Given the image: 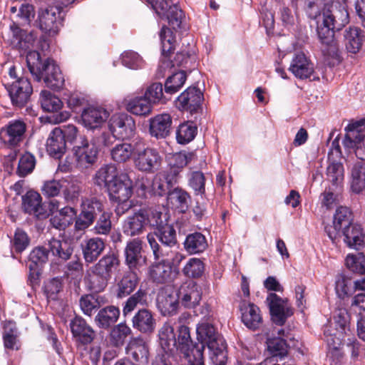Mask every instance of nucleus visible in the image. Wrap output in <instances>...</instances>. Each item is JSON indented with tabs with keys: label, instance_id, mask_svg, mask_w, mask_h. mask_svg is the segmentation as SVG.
<instances>
[{
	"label": "nucleus",
	"instance_id": "7ed1b4c3",
	"mask_svg": "<svg viewBox=\"0 0 365 365\" xmlns=\"http://www.w3.org/2000/svg\"><path fill=\"white\" fill-rule=\"evenodd\" d=\"M178 332L176 339L173 326L169 322L164 323L158 331L159 344L164 352L182 354L187 357L192 346L190 329L182 325Z\"/></svg>",
	"mask_w": 365,
	"mask_h": 365
},
{
	"label": "nucleus",
	"instance_id": "864d4df0",
	"mask_svg": "<svg viewBox=\"0 0 365 365\" xmlns=\"http://www.w3.org/2000/svg\"><path fill=\"white\" fill-rule=\"evenodd\" d=\"M103 210V205L95 197L91 199H85L81 203V214L85 216V218H88L93 222L98 214L101 213Z\"/></svg>",
	"mask_w": 365,
	"mask_h": 365
},
{
	"label": "nucleus",
	"instance_id": "6e6552de",
	"mask_svg": "<svg viewBox=\"0 0 365 365\" xmlns=\"http://www.w3.org/2000/svg\"><path fill=\"white\" fill-rule=\"evenodd\" d=\"M11 103L17 107L24 106L30 100L33 87L27 78L20 77L6 86Z\"/></svg>",
	"mask_w": 365,
	"mask_h": 365
},
{
	"label": "nucleus",
	"instance_id": "8fccbe9b",
	"mask_svg": "<svg viewBox=\"0 0 365 365\" xmlns=\"http://www.w3.org/2000/svg\"><path fill=\"white\" fill-rule=\"evenodd\" d=\"M48 249L53 255L58 257L63 261L68 260L73 252V247L68 242L54 238L48 242Z\"/></svg>",
	"mask_w": 365,
	"mask_h": 365
},
{
	"label": "nucleus",
	"instance_id": "39448f33",
	"mask_svg": "<svg viewBox=\"0 0 365 365\" xmlns=\"http://www.w3.org/2000/svg\"><path fill=\"white\" fill-rule=\"evenodd\" d=\"M162 162L163 158L156 149L145 147L144 143L139 140L133 158L136 169L146 173H153L159 169Z\"/></svg>",
	"mask_w": 365,
	"mask_h": 365
},
{
	"label": "nucleus",
	"instance_id": "4be33fe9",
	"mask_svg": "<svg viewBox=\"0 0 365 365\" xmlns=\"http://www.w3.org/2000/svg\"><path fill=\"white\" fill-rule=\"evenodd\" d=\"M343 242L349 248L360 250L364 247L365 233L361 225L354 223L340 231Z\"/></svg>",
	"mask_w": 365,
	"mask_h": 365
},
{
	"label": "nucleus",
	"instance_id": "a211bd4d",
	"mask_svg": "<svg viewBox=\"0 0 365 365\" xmlns=\"http://www.w3.org/2000/svg\"><path fill=\"white\" fill-rule=\"evenodd\" d=\"M148 220V212L145 209H140L123 221L122 230L128 237H135L143 233Z\"/></svg>",
	"mask_w": 365,
	"mask_h": 365
},
{
	"label": "nucleus",
	"instance_id": "bf43d9fd",
	"mask_svg": "<svg viewBox=\"0 0 365 365\" xmlns=\"http://www.w3.org/2000/svg\"><path fill=\"white\" fill-rule=\"evenodd\" d=\"M130 334V328L125 324L120 323L112 329L110 334V341L115 346H122Z\"/></svg>",
	"mask_w": 365,
	"mask_h": 365
},
{
	"label": "nucleus",
	"instance_id": "13d9d810",
	"mask_svg": "<svg viewBox=\"0 0 365 365\" xmlns=\"http://www.w3.org/2000/svg\"><path fill=\"white\" fill-rule=\"evenodd\" d=\"M197 133V127L191 122L182 123L176 132V138L179 143L186 144L192 140Z\"/></svg>",
	"mask_w": 365,
	"mask_h": 365
},
{
	"label": "nucleus",
	"instance_id": "e433bc0d",
	"mask_svg": "<svg viewBox=\"0 0 365 365\" xmlns=\"http://www.w3.org/2000/svg\"><path fill=\"white\" fill-rule=\"evenodd\" d=\"M109 279L94 269L93 267L87 272L84 277V283L86 288L93 292H101L108 286Z\"/></svg>",
	"mask_w": 365,
	"mask_h": 365
},
{
	"label": "nucleus",
	"instance_id": "5701e85b",
	"mask_svg": "<svg viewBox=\"0 0 365 365\" xmlns=\"http://www.w3.org/2000/svg\"><path fill=\"white\" fill-rule=\"evenodd\" d=\"M42 197L39 193L30 190L22 197V208L29 215H33L37 218L43 219L49 214L42 205Z\"/></svg>",
	"mask_w": 365,
	"mask_h": 365
},
{
	"label": "nucleus",
	"instance_id": "f704fd0d",
	"mask_svg": "<svg viewBox=\"0 0 365 365\" xmlns=\"http://www.w3.org/2000/svg\"><path fill=\"white\" fill-rule=\"evenodd\" d=\"M241 311L242 320L247 328L255 330L259 327L262 323V318L257 306L252 303L243 304Z\"/></svg>",
	"mask_w": 365,
	"mask_h": 365
},
{
	"label": "nucleus",
	"instance_id": "bb28decb",
	"mask_svg": "<svg viewBox=\"0 0 365 365\" xmlns=\"http://www.w3.org/2000/svg\"><path fill=\"white\" fill-rule=\"evenodd\" d=\"M138 141L133 143L118 140L110 149L111 159L118 163H124L133 159L135 154V148H138Z\"/></svg>",
	"mask_w": 365,
	"mask_h": 365
},
{
	"label": "nucleus",
	"instance_id": "2eb2a0df",
	"mask_svg": "<svg viewBox=\"0 0 365 365\" xmlns=\"http://www.w3.org/2000/svg\"><path fill=\"white\" fill-rule=\"evenodd\" d=\"M63 19L58 6H49L38 12L39 28L49 35L58 34Z\"/></svg>",
	"mask_w": 365,
	"mask_h": 365
},
{
	"label": "nucleus",
	"instance_id": "4c0bfd02",
	"mask_svg": "<svg viewBox=\"0 0 365 365\" xmlns=\"http://www.w3.org/2000/svg\"><path fill=\"white\" fill-rule=\"evenodd\" d=\"M146 239L152 250L154 259L158 262H168L170 256L172 255V247L164 243L158 242L155 235L150 232L147 235Z\"/></svg>",
	"mask_w": 365,
	"mask_h": 365
},
{
	"label": "nucleus",
	"instance_id": "412c9836",
	"mask_svg": "<svg viewBox=\"0 0 365 365\" xmlns=\"http://www.w3.org/2000/svg\"><path fill=\"white\" fill-rule=\"evenodd\" d=\"M110 197L115 202H125L133 194V182L129 176L122 173L108 189Z\"/></svg>",
	"mask_w": 365,
	"mask_h": 365
},
{
	"label": "nucleus",
	"instance_id": "b1692460",
	"mask_svg": "<svg viewBox=\"0 0 365 365\" xmlns=\"http://www.w3.org/2000/svg\"><path fill=\"white\" fill-rule=\"evenodd\" d=\"M109 117L108 112L103 108L90 106L81 113L83 124L88 129L98 128Z\"/></svg>",
	"mask_w": 365,
	"mask_h": 365
},
{
	"label": "nucleus",
	"instance_id": "f257e3e1",
	"mask_svg": "<svg viewBox=\"0 0 365 365\" xmlns=\"http://www.w3.org/2000/svg\"><path fill=\"white\" fill-rule=\"evenodd\" d=\"M349 21V13L344 7L323 12L322 21L317 23V31L320 41L326 46L322 48L325 55L332 57L337 55L338 43L334 38V31L341 30Z\"/></svg>",
	"mask_w": 365,
	"mask_h": 365
},
{
	"label": "nucleus",
	"instance_id": "4d7b16f0",
	"mask_svg": "<svg viewBox=\"0 0 365 365\" xmlns=\"http://www.w3.org/2000/svg\"><path fill=\"white\" fill-rule=\"evenodd\" d=\"M186 78V73L184 71H180L169 76L165 83V93L173 94L178 91L184 85Z\"/></svg>",
	"mask_w": 365,
	"mask_h": 365
},
{
	"label": "nucleus",
	"instance_id": "ea45409f",
	"mask_svg": "<svg viewBox=\"0 0 365 365\" xmlns=\"http://www.w3.org/2000/svg\"><path fill=\"white\" fill-rule=\"evenodd\" d=\"M120 310L118 307L110 305L101 309L95 317V322L98 327L108 329L115 323L119 318Z\"/></svg>",
	"mask_w": 365,
	"mask_h": 365
},
{
	"label": "nucleus",
	"instance_id": "f03ea898",
	"mask_svg": "<svg viewBox=\"0 0 365 365\" xmlns=\"http://www.w3.org/2000/svg\"><path fill=\"white\" fill-rule=\"evenodd\" d=\"M26 63L30 73L37 81L43 79L46 86L53 89H59L63 86L64 78L53 60L47 58L42 61L38 52L31 51L26 55Z\"/></svg>",
	"mask_w": 365,
	"mask_h": 365
},
{
	"label": "nucleus",
	"instance_id": "423d86ee",
	"mask_svg": "<svg viewBox=\"0 0 365 365\" xmlns=\"http://www.w3.org/2000/svg\"><path fill=\"white\" fill-rule=\"evenodd\" d=\"M155 12L161 17L165 18L169 24L177 29L180 27L184 14L181 9L170 0H147Z\"/></svg>",
	"mask_w": 365,
	"mask_h": 365
},
{
	"label": "nucleus",
	"instance_id": "393cba45",
	"mask_svg": "<svg viewBox=\"0 0 365 365\" xmlns=\"http://www.w3.org/2000/svg\"><path fill=\"white\" fill-rule=\"evenodd\" d=\"M289 70L299 79L309 78L314 73V65L302 52L296 53L291 61Z\"/></svg>",
	"mask_w": 365,
	"mask_h": 365
},
{
	"label": "nucleus",
	"instance_id": "774afa93",
	"mask_svg": "<svg viewBox=\"0 0 365 365\" xmlns=\"http://www.w3.org/2000/svg\"><path fill=\"white\" fill-rule=\"evenodd\" d=\"M267 348L272 355V357L286 356L287 354V346L284 339L281 337L267 339Z\"/></svg>",
	"mask_w": 365,
	"mask_h": 365
},
{
	"label": "nucleus",
	"instance_id": "9d476101",
	"mask_svg": "<svg viewBox=\"0 0 365 365\" xmlns=\"http://www.w3.org/2000/svg\"><path fill=\"white\" fill-rule=\"evenodd\" d=\"M160 38L162 44L163 58L160 59L157 76L164 77L168 71L175 66V63L170 60L169 54L173 49L175 38L170 29L163 26L160 32Z\"/></svg>",
	"mask_w": 365,
	"mask_h": 365
},
{
	"label": "nucleus",
	"instance_id": "2f4dec72",
	"mask_svg": "<svg viewBox=\"0 0 365 365\" xmlns=\"http://www.w3.org/2000/svg\"><path fill=\"white\" fill-rule=\"evenodd\" d=\"M171 116L168 113L158 115L150 120L149 131L153 137L165 138L170 134Z\"/></svg>",
	"mask_w": 365,
	"mask_h": 365
},
{
	"label": "nucleus",
	"instance_id": "1a4fd4ad",
	"mask_svg": "<svg viewBox=\"0 0 365 365\" xmlns=\"http://www.w3.org/2000/svg\"><path fill=\"white\" fill-rule=\"evenodd\" d=\"M361 123L356 122L349 124L346 128V132L343 144L348 148L353 149L356 156L365 161V135L361 130Z\"/></svg>",
	"mask_w": 365,
	"mask_h": 365
},
{
	"label": "nucleus",
	"instance_id": "338daca9",
	"mask_svg": "<svg viewBox=\"0 0 365 365\" xmlns=\"http://www.w3.org/2000/svg\"><path fill=\"white\" fill-rule=\"evenodd\" d=\"M195 157L192 153H176L169 158L168 165L182 170L183 168L193 160Z\"/></svg>",
	"mask_w": 365,
	"mask_h": 365
},
{
	"label": "nucleus",
	"instance_id": "20e7f679",
	"mask_svg": "<svg viewBox=\"0 0 365 365\" xmlns=\"http://www.w3.org/2000/svg\"><path fill=\"white\" fill-rule=\"evenodd\" d=\"M196 331L200 345L194 346L192 344L190 349L191 353H192V349L196 347L203 346L204 350L207 346L216 356L223 354V351L226 349V343L212 324L202 322L197 324Z\"/></svg>",
	"mask_w": 365,
	"mask_h": 365
},
{
	"label": "nucleus",
	"instance_id": "dca6fc26",
	"mask_svg": "<svg viewBox=\"0 0 365 365\" xmlns=\"http://www.w3.org/2000/svg\"><path fill=\"white\" fill-rule=\"evenodd\" d=\"M179 294L171 287L161 289L157 295V307L163 316L173 315L176 313L179 306Z\"/></svg>",
	"mask_w": 365,
	"mask_h": 365
},
{
	"label": "nucleus",
	"instance_id": "5fc2aeb1",
	"mask_svg": "<svg viewBox=\"0 0 365 365\" xmlns=\"http://www.w3.org/2000/svg\"><path fill=\"white\" fill-rule=\"evenodd\" d=\"M42 108L48 112H58L63 106L61 101L50 91L43 90L40 94Z\"/></svg>",
	"mask_w": 365,
	"mask_h": 365
},
{
	"label": "nucleus",
	"instance_id": "c9c22d12",
	"mask_svg": "<svg viewBox=\"0 0 365 365\" xmlns=\"http://www.w3.org/2000/svg\"><path fill=\"white\" fill-rule=\"evenodd\" d=\"M172 266L168 262H157L149 268V276L155 283L163 284L171 281Z\"/></svg>",
	"mask_w": 365,
	"mask_h": 365
},
{
	"label": "nucleus",
	"instance_id": "4468645a",
	"mask_svg": "<svg viewBox=\"0 0 365 365\" xmlns=\"http://www.w3.org/2000/svg\"><path fill=\"white\" fill-rule=\"evenodd\" d=\"M143 240L135 237L128 240L124 250L125 262L129 269H136L146 263V257L143 255Z\"/></svg>",
	"mask_w": 365,
	"mask_h": 365
},
{
	"label": "nucleus",
	"instance_id": "79ce46f5",
	"mask_svg": "<svg viewBox=\"0 0 365 365\" xmlns=\"http://www.w3.org/2000/svg\"><path fill=\"white\" fill-rule=\"evenodd\" d=\"M190 195L180 187H175L168 192V202L181 212H185L189 207Z\"/></svg>",
	"mask_w": 365,
	"mask_h": 365
},
{
	"label": "nucleus",
	"instance_id": "052dcab7",
	"mask_svg": "<svg viewBox=\"0 0 365 365\" xmlns=\"http://www.w3.org/2000/svg\"><path fill=\"white\" fill-rule=\"evenodd\" d=\"M158 240L170 247H174L177 244L176 232L174 227L167 225L153 232Z\"/></svg>",
	"mask_w": 365,
	"mask_h": 365
},
{
	"label": "nucleus",
	"instance_id": "0eeeda50",
	"mask_svg": "<svg viewBox=\"0 0 365 365\" xmlns=\"http://www.w3.org/2000/svg\"><path fill=\"white\" fill-rule=\"evenodd\" d=\"M99 149L94 140L81 137L78 145L73 147L76 165L80 168H87L98 160Z\"/></svg>",
	"mask_w": 365,
	"mask_h": 365
},
{
	"label": "nucleus",
	"instance_id": "de8ad7c7",
	"mask_svg": "<svg viewBox=\"0 0 365 365\" xmlns=\"http://www.w3.org/2000/svg\"><path fill=\"white\" fill-rule=\"evenodd\" d=\"M207 247L205 237L200 232L188 235L184 242L185 250L190 254L201 253L206 250Z\"/></svg>",
	"mask_w": 365,
	"mask_h": 365
},
{
	"label": "nucleus",
	"instance_id": "a18cd8bd",
	"mask_svg": "<svg viewBox=\"0 0 365 365\" xmlns=\"http://www.w3.org/2000/svg\"><path fill=\"white\" fill-rule=\"evenodd\" d=\"M351 189L360 193L365 188V162L356 163L351 170Z\"/></svg>",
	"mask_w": 365,
	"mask_h": 365
},
{
	"label": "nucleus",
	"instance_id": "58836bf2",
	"mask_svg": "<svg viewBox=\"0 0 365 365\" xmlns=\"http://www.w3.org/2000/svg\"><path fill=\"white\" fill-rule=\"evenodd\" d=\"M120 265V259L114 253H109L104 255L93 267L109 280L112 274L118 269Z\"/></svg>",
	"mask_w": 365,
	"mask_h": 365
},
{
	"label": "nucleus",
	"instance_id": "6e6d98bb",
	"mask_svg": "<svg viewBox=\"0 0 365 365\" xmlns=\"http://www.w3.org/2000/svg\"><path fill=\"white\" fill-rule=\"evenodd\" d=\"M17 329L15 323L6 322L4 324L3 339L6 349L18 350Z\"/></svg>",
	"mask_w": 365,
	"mask_h": 365
},
{
	"label": "nucleus",
	"instance_id": "09e8293b",
	"mask_svg": "<svg viewBox=\"0 0 365 365\" xmlns=\"http://www.w3.org/2000/svg\"><path fill=\"white\" fill-rule=\"evenodd\" d=\"M334 319L336 324V331L329 334L334 336L336 339L341 340V338L346 334V331H349L350 316L346 309L341 308L336 311Z\"/></svg>",
	"mask_w": 365,
	"mask_h": 365
},
{
	"label": "nucleus",
	"instance_id": "473e14b6",
	"mask_svg": "<svg viewBox=\"0 0 365 365\" xmlns=\"http://www.w3.org/2000/svg\"><path fill=\"white\" fill-rule=\"evenodd\" d=\"M70 327L73 336L83 344L91 342L94 331L86 321L81 317H75L70 323Z\"/></svg>",
	"mask_w": 365,
	"mask_h": 365
},
{
	"label": "nucleus",
	"instance_id": "72a5a7b5",
	"mask_svg": "<svg viewBox=\"0 0 365 365\" xmlns=\"http://www.w3.org/2000/svg\"><path fill=\"white\" fill-rule=\"evenodd\" d=\"M133 326L143 333L153 332L155 327V319L153 313L146 309H140L133 317Z\"/></svg>",
	"mask_w": 365,
	"mask_h": 365
},
{
	"label": "nucleus",
	"instance_id": "cd10ccee",
	"mask_svg": "<svg viewBox=\"0 0 365 365\" xmlns=\"http://www.w3.org/2000/svg\"><path fill=\"white\" fill-rule=\"evenodd\" d=\"M66 142L63 138L62 128H55L50 133L46 141V150L50 155L60 158L66 152Z\"/></svg>",
	"mask_w": 365,
	"mask_h": 365
},
{
	"label": "nucleus",
	"instance_id": "680f3d73",
	"mask_svg": "<svg viewBox=\"0 0 365 365\" xmlns=\"http://www.w3.org/2000/svg\"><path fill=\"white\" fill-rule=\"evenodd\" d=\"M146 302L147 293L145 291L140 289L126 300L123 309V313L125 316L132 312L138 304L145 305Z\"/></svg>",
	"mask_w": 365,
	"mask_h": 365
},
{
	"label": "nucleus",
	"instance_id": "f8f14e48",
	"mask_svg": "<svg viewBox=\"0 0 365 365\" xmlns=\"http://www.w3.org/2000/svg\"><path fill=\"white\" fill-rule=\"evenodd\" d=\"M272 319L274 323L282 326L287 319L293 314V310L287 299H282L274 293H270L267 298Z\"/></svg>",
	"mask_w": 365,
	"mask_h": 365
},
{
	"label": "nucleus",
	"instance_id": "c756f323",
	"mask_svg": "<svg viewBox=\"0 0 365 365\" xmlns=\"http://www.w3.org/2000/svg\"><path fill=\"white\" fill-rule=\"evenodd\" d=\"M138 283V277L134 269L125 272L117 280L115 290L116 297L121 299L130 295L136 288Z\"/></svg>",
	"mask_w": 365,
	"mask_h": 365
},
{
	"label": "nucleus",
	"instance_id": "7c9ffc66",
	"mask_svg": "<svg viewBox=\"0 0 365 365\" xmlns=\"http://www.w3.org/2000/svg\"><path fill=\"white\" fill-rule=\"evenodd\" d=\"M119 175L116 166L114 164L109 163L101 166L96 172L93 180L96 185L108 190Z\"/></svg>",
	"mask_w": 365,
	"mask_h": 365
},
{
	"label": "nucleus",
	"instance_id": "e2e57ef3",
	"mask_svg": "<svg viewBox=\"0 0 365 365\" xmlns=\"http://www.w3.org/2000/svg\"><path fill=\"white\" fill-rule=\"evenodd\" d=\"M63 281L60 277H53L45 282L43 292L49 300H57L63 290Z\"/></svg>",
	"mask_w": 365,
	"mask_h": 365
},
{
	"label": "nucleus",
	"instance_id": "37998d69",
	"mask_svg": "<svg viewBox=\"0 0 365 365\" xmlns=\"http://www.w3.org/2000/svg\"><path fill=\"white\" fill-rule=\"evenodd\" d=\"M364 36L361 29L356 26L349 27L344 33L346 50L352 53H357L362 46Z\"/></svg>",
	"mask_w": 365,
	"mask_h": 365
},
{
	"label": "nucleus",
	"instance_id": "c03bdc74",
	"mask_svg": "<svg viewBox=\"0 0 365 365\" xmlns=\"http://www.w3.org/2000/svg\"><path fill=\"white\" fill-rule=\"evenodd\" d=\"M126 109L135 115L145 116L152 110V103L145 96L135 97L128 101Z\"/></svg>",
	"mask_w": 365,
	"mask_h": 365
},
{
	"label": "nucleus",
	"instance_id": "aec40b11",
	"mask_svg": "<svg viewBox=\"0 0 365 365\" xmlns=\"http://www.w3.org/2000/svg\"><path fill=\"white\" fill-rule=\"evenodd\" d=\"M109 129L113 134L122 138H128L134 134L135 123L133 118L128 114L114 115L109 121Z\"/></svg>",
	"mask_w": 365,
	"mask_h": 365
},
{
	"label": "nucleus",
	"instance_id": "a19ab883",
	"mask_svg": "<svg viewBox=\"0 0 365 365\" xmlns=\"http://www.w3.org/2000/svg\"><path fill=\"white\" fill-rule=\"evenodd\" d=\"M127 354L131 356L135 361H146L148 357V348L142 338H133L126 348Z\"/></svg>",
	"mask_w": 365,
	"mask_h": 365
},
{
	"label": "nucleus",
	"instance_id": "69168bd1",
	"mask_svg": "<svg viewBox=\"0 0 365 365\" xmlns=\"http://www.w3.org/2000/svg\"><path fill=\"white\" fill-rule=\"evenodd\" d=\"M365 257L361 252L349 254L346 258L347 268L355 273L362 274L365 272Z\"/></svg>",
	"mask_w": 365,
	"mask_h": 365
},
{
	"label": "nucleus",
	"instance_id": "c85d7f7f",
	"mask_svg": "<svg viewBox=\"0 0 365 365\" xmlns=\"http://www.w3.org/2000/svg\"><path fill=\"white\" fill-rule=\"evenodd\" d=\"M83 259L86 263L95 262L105 249V242L100 237H95L84 240L81 245Z\"/></svg>",
	"mask_w": 365,
	"mask_h": 365
},
{
	"label": "nucleus",
	"instance_id": "0e129e2a",
	"mask_svg": "<svg viewBox=\"0 0 365 365\" xmlns=\"http://www.w3.org/2000/svg\"><path fill=\"white\" fill-rule=\"evenodd\" d=\"M188 185L194 190L195 195L205 192V178L200 171H190L187 175Z\"/></svg>",
	"mask_w": 365,
	"mask_h": 365
},
{
	"label": "nucleus",
	"instance_id": "9b49d317",
	"mask_svg": "<svg viewBox=\"0 0 365 365\" xmlns=\"http://www.w3.org/2000/svg\"><path fill=\"white\" fill-rule=\"evenodd\" d=\"M353 215L349 208L340 207L336 210L332 225H327L324 227V231L332 241L336 244L339 237L341 236L340 231L352 225Z\"/></svg>",
	"mask_w": 365,
	"mask_h": 365
},
{
	"label": "nucleus",
	"instance_id": "ddd939ff",
	"mask_svg": "<svg viewBox=\"0 0 365 365\" xmlns=\"http://www.w3.org/2000/svg\"><path fill=\"white\" fill-rule=\"evenodd\" d=\"M26 130V123L20 120H12L0 131V139L2 143L10 148L20 145L25 138Z\"/></svg>",
	"mask_w": 365,
	"mask_h": 365
},
{
	"label": "nucleus",
	"instance_id": "3c124183",
	"mask_svg": "<svg viewBox=\"0 0 365 365\" xmlns=\"http://www.w3.org/2000/svg\"><path fill=\"white\" fill-rule=\"evenodd\" d=\"M327 180L332 185L339 186L342 184L344 179V169L341 163L331 160L329 158V164L326 170Z\"/></svg>",
	"mask_w": 365,
	"mask_h": 365
},
{
	"label": "nucleus",
	"instance_id": "49530a36",
	"mask_svg": "<svg viewBox=\"0 0 365 365\" xmlns=\"http://www.w3.org/2000/svg\"><path fill=\"white\" fill-rule=\"evenodd\" d=\"M48 250L43 247H37L31 252L29 268L30 271L33 272L31 274H38L40 267L48 259Z\"/></svg>",
	"mask_w": 365,
	"mask_h": 365
},
{
	"label": "nucleus",
	"instance_id": "a878e982",
	"mask_svg": "<svg viewBox=\"0 0 365 365\" xmlns=\"http://www.w3.org/2000/svg\"><path fill=\"white\" fill-rule=\"evenodd\" d=\"M179 299L186 308H192L197 306L201 300L202 292L200 288L194 282H189L182 284L178 292Z\"/></svg>",
	"mask_w": 365,
	"mask_h": 365
},
{
	"label": "nucleus",
	"instance_id": "6ab92c4d",
	"mask_svg": "<svg viewBox=\"0 0 365 365\" xmlns=\"http://www.w3.org/2000/svg\"><path fill=\"white\" fill-rule=\"evenodd\" d=\"M203 94L196 87H189L177 99V107L180 110L190 113H196L200 108Z\"/></svg>",
	"mask_w": 365,
	"mask_h": 365
},
{
	"label": "nucleus",
	"instance_id": "f3484780",
	"mask_svg": "<svg viewBox=\"0 0 365 365\" xmlns=\"http://www.w3.org/2000/svg\"><path fill=\"white\" fill-rule=\"evenodd\" d=\"M36 36L33 32L27 33L16 23L10 26L9 36L7 39L10 46L19 51H27L34 47Z\"/></svg>",
	"mask_w": 365,
	"mask_h": 365
},
{
	"label": "nucleus",
	"instance_id": "603ef678",
	"mask_svg": "<svg viewBox=\"0 0 365 365\" xmlns=\"http://www.w3.org/2000/svg\"><path fill=\"white\" fill-rule=\"evenodd\" d=\"M62 192L64 195V198L67 202H74L77 200L81 191L80 182L73 178H63Z\"/></svg>",
	"mask_w": 365,
	"mask_h": 365
}]
</instances>
